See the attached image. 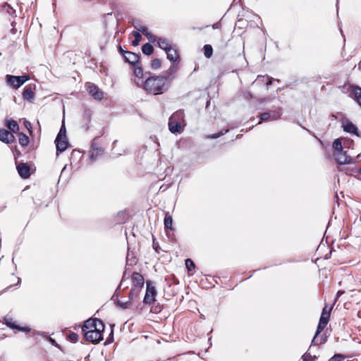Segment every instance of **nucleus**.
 Segmentation results:
<instances>
[{
	"label": "nucleus",
	"mask_w": 361,
	"mask_h": 361,
	"mask_svg": "<svg viewBox=\"0 0 361 361\" xmlns=\"http://www.w3.org/2000/svg\"><path fill=\"white\" fill-rule=\"evenodd\" d=\"M142 51L143 54L149 56L154 52V48L149 43H146L142 47Z\"/></svg>",
	"instance_id": "nucleus-29"
},
{
	"label": "nucleus",
	"mask_w": 361,
	"mask_h": 361,
	"mask_svg": "<svg viewBox=\"0 0 361 361\" xmlns=\"http://www.w3.org/2000/svg\"><path fill=\"white\" fill-rule=\"evenodd\" d=\"M56 149L58 152H62L65 151L68 147L67 138H63L61 134H58L55 140Z\"/></svg>",
	"instance_id": "nucleus-19"
},
{
	"label": "nucleus",
	"mask_w": 361,
	"mask_h": 361,
	"mask_svg": "<svg viewBox=\"0 0 361 361\" xmlns=\"http://www.w3.org/2000/svg\"><path fill=\"white\" fill-rule=\"evenodd\" d=\"M132 286L143 288L145 279L143 276L138 272H133L131 276Z\"/></svg>",
	"instance_id": "nucleus-17"
},
{
	"label": "nucleus",
	"mask_w": 361,
	"mask_h": 361,
	"mask_svg": "<svg viewBox=\"0 0 361 361\" xmlns=\"http://www.w3.org/2000/svg\"><path fill=\"white\" fill-rule=\"evenodd\" d=\"M343 128L347 133L358 135L357 127L351 121H347L343 124Z\"/></svg>",
	"instance_id": "nucleus-25"
},
{
	"label": "nucleus",
	"mask_w": 361,
	"mask_h": 361,
	"mask_svg": "<svg viewBox=\"0 0 361 361\" xmlns=\"http://www.w3.org/2000/svg\"><path fill=\"white\" fill-rule=\"evenodd\" d=\"M312 356L310 354H305L302 356V361H311Z\"/></svg>",
	"instance_id": "nucleus-43"
},
{
	"label": "nucleus",
	"mask_w": 361,
	"mask_h": 361,
	"mask_svg": "<svg viewBox=\"0 0 361 361\" xmlns=\"http://www.w3.org/2000/svg\"><path fill=\"white\" fill-rule=\"evenodd\" d=\"M4 323L9 328L12 329H17L20 331L23 332H29L30 331V328L27 326H20L16 324L12 317L6 316L4 318Z\"/></svg>",
	"instance_id": "nucleus-12"
},
{
	"label": "nucleus",
	"mask_w": 361,
	"mask_h": 361,
	"mask_svg": "<svg viewBox=\"0 0 361 361\" xmlns=\"http://www.w3.org/2000/svg\"><path fill=\"white\" fill-rule=\"evenodd\" d=\"M86 88L88 93L92 96L95 99L101 100L104 97L103 92L94 84L87 82Z\"/></svg>",
	"instance_id": "nucleus-11"
},
{
	"label": "nucleus",
	"mask_w": 361,
	"mask_h": 361,
	"mask_svg": "<svg viewBox=\"0 0 361 361\" xmlns=\"http://www.w3.org/2000/svg\"><path fill=\"white\" fill-rule=\"evenodd\" d=\"M98 331L104 330V324L103 322L97 318H90L84 322L82 326V331L83 333L87 332V331Z\"/></svg>",
	"instance_id": "nucleus-5"
},
{
	"label": "nucleus",
	"mask_w": 361,
	"mask_h": 361,
	"mask_svg": "<svg viewBox=\"0 0 361 361\" xmlns=\"http://www.w3.org/2000/svg\"><path fill=\"white\" fill-rule=\"evenodd\" d=\"M345 90H350L351 92L350 96L353 97L361 106V87L357 85L348 83L343 86V92H345Z\"/></svg>",
	"instance_id": "nucleus-8"
},
{
	"label": "nucleus",
	"mask_w": 361,
	"mask_h": 361,
	"mask_svg": "<svg viewBox=\"0 0 361 361\" xmlns=\"http://www.w3.org/2000/svg\"><path fill=\"white\" fill-rule=\"evenodd\" d=\"M243 13L242 14V16H245L246 15H249L248 12L247 11H243Z\"/></svg>",
	"instance_id": "nucleus-47"
},
{
	"label": "nucleus",
	"mask_w": 361,
	"mask_h": 361,
	"mask_svg": "<svg viewBox=\"0 0 361 361\" xmlns=\"http://www.w3.org/2000/svg\"><path fill=\"white\" fill-rule=\"evenodd\" d=\"M118 50H119V52L123 56V57H125V55H126V51L123 50L121 46H119Z\"/></svg>",
	"instance_id": "nucleus-45"
},
{
	"label": "nucleus",
	"mask_w": 361,
	"mask_h": 361,
	"mask_svg": "<svg viewBox=\"0 0 361 361\" xmlns=\"http://www.w3.org/2000/svg\"><path fill=\"white\" fill-rule=\"evenodd\" d=\"M104 330H98V331H87V332L84 333V336L86 341L97 344L103 340L102 332Z\"/></svg>",
	"instance_id": "nucleus-10"
},
{
	"label": "nucleus",
	"mask_w": 361,
	"mask_h": 361,
	"mask_svg": "<svg viewBox=\"0 0 361 361\" xmlns=\"http://www.w3.org/2000/svg\"><path fill=\"white\" fill-rule=\"evenodd\" d=\"M345 358V357L343 355L338 353L332 356L329 361H343Z\"/></svg>",
	"instance_id": "nucleus-36"
},
{
	"label": "nucleus",
	"mask_w": 361,
	"mask_h": 361,
	"mask_svg": "<svg viewBox=\"0 0 361 361\" xmlns=\"http://www.w3.org/2000/svg\"><path fill=\"white\" fill-rule=\"evenodd\" d=\"M139 26L135 25V27L140 32H142L144 35H145L149 41L151 42H154L157 39V37L150 33L147 29V27L145 26H142L141 24H138Z\"/></svg>",
	"instance_id": "nucleus-24"
},
{
	"label": "nucleus",
	"mask_w": 361,
	"mask_h": 361,
	"mask_svg": "<svg viewBox=\"0 0 361 361\" xmlns=\"http://www.w3.org/2000/svg\"><path fill=\"white\" fill-rule=\"evenodd\" d=\"M4 125L12 133H16L19 131L20 128L18 123L12 118H6L4 121Z\"/></svg>",
	"instance_id": "nucleus-22"
},
{
	"label": "nucleus",
	"mask_w": 361,
	"mask_h": 361,
	"mask_svg": "<svg viewBox=\"0 0 361 361\" xmlns=\"http://www.w3.org/2000/svg\"><path fill=\"white\" fill-rule=\"evenodd\" d=\"M228 131V129L222 130L221 132H219L218 133H214V134L208 135V137L212 138V139H216V138L219 137L220 136L226 133Z\"/></svg>",
	"instance_id": "nucleus-38"
},
{
	"label": "nucleus",
	"mask_w": 361,
	"mask_h": 361,
	"mask_svg": "<svg viewBox=\"0 0 361 361\" xmlns=\"http://www.w3.org/2000/svg\"><path fill=\"white\" fill-rule=\"evenodd\" d=\"M333 148L335 150V152H338L343 151L342 143L340 139H336L333 142Z\"/></svg>",
	"instance_id": "nucleus-32"
},
{
	"label": "nucleus",
	"mask_w": 361,
	"mask_h": 361,
	"mask_svg": "<svg viewBox=\"0 0 361 361\" xmlns=\"http://www.w3.org/2000/svg\"><path fill=\"white\" fill-rule=\"evenodd\" d=\"M66 128L65 126L63 125L59 130V133L58 134H61L62 137H63V138H66Z\"/></svg>",
	"instance_id": "nucleus-42"
},
{
	"label": "nucleus",
	"mask_w": 361,
	"mask_h": 361,
	"mask_svg": "<svg viewBox=\"0 0 361 361\" xmlns=\"http://www.w3.org/2000/svg\"><path fill=\"white\" fill-rule=\"evenodd\" d=\"M0 140L6 144H11L15 142L16 137L11 131L0 128Z\"/></svg>",
	"instance_id": "nucleus-14"
},
{
	"label": "nucleus",
	"mask_w": 361,
	"mask_h": 361,
	"mask_svg": "<svg viewBox=\"0 0 361 361\" xmlns=\"http://www.w3.org/2000/svg\"><path fill=\"white\" fill-rule=\"evenodd\" d=\"M185 264L189 271H193L195 268V264L191 259H185Z\"/></svg>",
	"instance_id": "nucleus-34"
},
{
	"label": "nucleus",
	"mask_w": 361,
	"mask_h": 361,
	"mask_svg": "<svg viewBox=\"0 0 361 361\" xmlns=\"http://www.w3.org/2000/svg\"><path fill=\"white\" fill-rule=\"evenodd\" d=\"M18 142L22 147H27L30 143V138L23 133H18Z\"/></svg>",
	"instance_id": "nucleus-28"
},
{
	"label": "nucleus",
	"mask_w": 361,
	"mask_h": 361,
	"mask_svg": "<svg viewBox=\"0 0 361 361\" xmlns=\"http://www.w3.org/2000/svg\"><path fill=\"white\" fill-rule=\"evenodd\" d=\"M24 126L28 130L30 135H32V128L31 123L28 121H25Z\"/></svg>",
	"instance_id": "nucleus-40"
},
{
	"label": "nucleus",
	"mask_w": 361,
	"mask_h": 361,
	"mask_svg": "<svg viewBox=\"0 0 361 361\" xmlns=\"http://www.w3.org/2000/svg\"><path fill=\"white\" fill-rule=\"evenodd\" d=\"M6 82L8 85H11L13 88H18L23 85L26 81L30 80L28 75H24L20 76H14L7 75L6 76Z\"/></svg>",
	"instance_id": "nucleus-7"
},
{
	"label": "nucleus",
	"mask_w": 361,
	"mask_h": 361,
	"mask_svg": "<svg viewBox=\"0 0 361 361\" xmlns=\"http://www.w3.org/2000/svg\"><path fill=\"white\" fill-rule=\"evenodd\" d=\"M165 52L166 54L167 59L169 61L175 63H178L180 62V55L176 48L171 47Z\"/></svg>",
	"instance_id": "nucleus-18"
},
{
	"label": "nucleus",
	"mask_w": 361,
	"mask_h": 361,
	"mask_svg": "<svg viewBox=\"0 0 361 361\" xmlns=\"http://www.w3.org/2000/svg\"><path fill=\"white\" fill-rule=\"evenodd\" d=\"M68 338L71 342L75 343L78 341L79 336L76 333L71 332L68 334Z\"/></svg>",
	"instance_id": "nucleus-39"
},
{
	"label": "nucleus",
	"mask_w": 361,
	"mask_h": 361,
	"mask_svg": "<svg viewBox=\"0 0 361 361\" xmlns=\"http://www.w3.org/2000/svg\"><path fill=\"white\" fill-rule=\"evenodd\" d=\"M48 340L49 341V342H50L52 345H55V346H56V347H58V348H60L59 345H58V343L56 342V341H55L54 339L51 338V337H49V338H48Z\"/></svg>",
	"instance_id": "nucleus-44"
},
{
	"label": "nucleus",
	"mask_w": 361,
	"mask_h": 361,
	"mask_svg": "<svg viewBox=\"0 0 361 361\" xmlns=\"http://www.w3.org/2000/svg\"><path fill=\"white\" fill-rule=\"evenodd\" d=\"M243 18H239L238 19V22H240V21H243Z\"/></svg>",
	"instance_id": "nucleus-49"
},
{
	"label": "nucleus",
	"mask_w": 361,
	"mask_h": 361,
	"mask_svg": "<svg viewBox=\"0 0 361 361\" xmlns=\"http://www.w3.org/2000/svg\"><path fill=\"white\" fill-rule=\"evenodd\" d=\"M204 55L206 58L209 59L213 54V48L210 44H205L203 47Z\"/></svg>",
	"instance_id": "nucleus-30"
},
{
	"label": "nucleus",
	"mask_w": 361,
	"mask_h": 361,
	"mask_svg": "<svg viewBox=\"0 0 361 361\" xmlns=\"http://www.w3.org/2000/svg\"><path fill=\"white\" fill-rule=\"evenodd\" d=\"M116 143H117V140L114 141V142H113V149L115 148Z\"/></svg>",
	"instance_id": "nucleus-48"
},
{
	"label": "nucleus",
	"mask_w": 361,
	"mask_h": 361,
	"mask_svg": "<svg viewBox=\"0 0 361 361\" xmlns=\"http://www.w3.org/2000/svg\"><path fill=\"white\" fill-rule=\"evenodd\" d=\"M147 288L145 295L143 300L144 303L151 305L155 300V296L157 291L155 287L152 285L151 281H147L146 282Z\"/></svg>",
	"instance_id": "nucleus-9"
},
{
	"label": "nucleus",
	"mask_w": 361,
	"mask_h": 361,
	"mask_svg": "<svg viewBox=\"0 0 361 361\" xmlns=\"http://www.w3.org/2000/svg\"><path fill=\"white\" fill-rule=\"evenodd\" d=\"M126 55H125L124 59L125 61L131 64L132 66L137 64V63H140V56L138 54L132 52V51H126Z\"/></svg>",
	"instance_id": "nucleus-20"
},
{
	"label": "nucleus",
	"mask_w": 361,
	"mask_h": 361,
	"mask_svg": "<svg viewBox=\"0 0 361 361\" xmlns=\"http://www.w3.org/2000/svg\"><path fill=\"white\" fill-rule=\"evenodd\" d=\"M17 16L16 10L10 4L4 3L0 8V19L4 21L15 23Z\"/></svg>",
	"instance_id": "nucleus-4"
},
{
	"label": "nucleus",
	"mask_w": 361,
	"mask_h": 361,
	"mask_svg": "<svg viewBox=\"0 0 361 361\" xmlns=\"http://www.w3.org/2000/svg\"><path fill=\"white\" fill-rule=\"evenodd\" d=\"M156 41H157L159 47L165 51L172 47L170 42L166 38L159 37Z\"/></svg>",
	"instance_id": "nucleus-26"
},
{
	"label": "nucleus",
	"mask_w": 361,
	"mask_h": 361,
	"mask_svg": "<svg viewBox=\"0 0 361 361\" xmlns=\"http://www.w3.org/2000/svg\"><path fill=\"white\" fill-rule=\"evenodd\" d=\"M105 152V140L102 136L95 137L91 143L90 150V159L94 161L104 154Z\"/></svg>",
	"instance_id": "nucleus-2"
},
{
	"label": "nucleus",
	"mask_w": 361,
	"mask_h": 361,
	"mask_svg": "<svg viewBox=\"0 0 361 361\" xmlns=\"http://www.w3.org/2000/svg\"><path fill=\"white\" fill-rule=\"evenodd\" d=\"M133 66L134 75L139 80L142 79L144 76V72L141 63H137V64L133 65Z\"/></svg>",
	"instance_id": "nucleus-27"
},
{
	"label": "nucleus",
	"mask_w": 361,
	"mask_h": 361,
	"mask_svg": "<svg viewBox=\"0 0 361 361\" xmlns=\"http://www.w3.org/2000/svg\"><path fill=\"white\" fill-rule=\"evenodd\" d=\"M35 87L29 85L25 87L23 97L24 99L32 102L35 98Z\"/></svg>",
	"instance_id": "nucleus-21"
},
{
	"label": "nucleus",
	"mask_w": 361,
	"mask_h": 361,
	"mask_svg": "<svg viewBox=\"0 0 361 361\" xmlns=\"http://www.w3.org/2000/svg\"><path fill=\"white\" fill-rule=\"evenodd\" d=\"M333 309V307H329L326 305L324 306V307L322 310V313H326L327 314H331V312Z\"/></svg>",
	"instance_id": "nucleus-41"
},
{
	"label": "nucleus",
	"mask_w": 361,
	"mask_h": 361,
	"mask_svg": "<svg viewBox=\"0 0 361 361\" xmlns=\"http://www.w3.org/2000/svg\"><path fill=\"white\" fill-rule=\"evenodd\" d=\"M334 156L337 163L339 164H348L351 161V157L347 154L346 151L343 150L341 152H335Z\"/></svg>",
	"instance_id": "nucleus-16"
},
{
	"label": "nucleus",
	"mask_w": 361,
	"mask_h": 361,
	"mask_svg": "<svg viewBox=\"0 0 361 361\" xmlns=\"http://www.w3.org/2000/svg\"><path fill=\"white\" fill-rule=\"evenodd\" d=\"M16 168L21 178L25 179L30 176V167L27 163H20Z\"/></svg>",
	"instance_id": "nucleus-15"
},
{
	"label": "nucleus",
	"mask_w": 361,
	"mask_h": 361,
	"mask_svg": "<svg viewBox=\"0 0 361 361\" xmlns=\"http://www.w3.org/2000/svg\"><path fill=\"white\" fill-rule=\"evenodd\" d=\"M164 224L166 235H169V231L173 232L174 231L173 228V219L169 212L165 214Z\"/></svg>",
	"instance_id": "nucleus-23"
},
{
	"label": "nucleus",
	"mask_w": 361,
	"mask_h": 361,
	"mask_svg": "<svg viewBox=\"0 0 361 361\" xmlns=\"http://www.w3.org/2000/svg\"><path fill=\"white\" fill-rule=\"evenodd\" d=\"M257 80H262V82H264L267 86L271 85L272 83V78L269 77H265L262 75H259L257 77Z\"/></svg>",
	"instance_id": "nucleus-35"
},
{
	"label": "nucleus",
	"mask_w": 361,
	"mask_h": 361,
	"mask_svg": "<svg viewBox=\"0 0 361 361\" xmlns=\"http://www.w3.org/2000/svg\"><path fill=\"white\" fill-rule=\"evenodd\" d=\"M330 315L331 314H327L326 313H322L313 341H314L317 335L326 328L329 322Z\"/></svg>",
	"instance_id": "nucleus-13"
},
{
	"label": "nucleus",
	"mask_w": 361,
	"mask_h": 361,
	"mask_svg": "<svg viewBox=\"0 0 361 361\" xmlns=\"http://www.w3.org/2000/svg\"><path fill=\"white\" fill-rule=\"evenodd\" d=\"M270 117H271V114L269 112L262 113L259 115L260 121L259 122V123H261L262 121H268L270 118Z\"/></svg>",
	"instance_id": "nucleus-37"
},
{
	"label": "nucleus",
	"mask_w": 361,
	"mask_h": 361,
	"mask_svg": "<svg viewBox=\"0 0 361 361\" xmlns=\"http://www.w3.org/2000/svg\"><path fill=\"white\" fill-rule=\"evenodd\" d=\"M142 289V288L131 286V289L128 293V300L125 302L118 300L117 305L123 309L129 308L131 302L138 298Z\"/></svg>",
	"instance_id": "nucleus-6"
},
{
	"label": "nucleus",
	"mask_w": 361,
	"mask_h": 361,
	"mask_svg": "<svg viewBox=\"0 0 361 361\" xmlns=\"http://www.w3.org/2000/svg\"><path fill=\"white\" fill-rule=\"evenodd\" d=\"M185 114L183 110L179 109L175 111L169 118V129L172 133H180L182 125L185 123Z\"/></svg>",
	"instance_id": "nucleus-3"
},
{
	"label": "nucleus",
	"mask_w": 361,
	"mask_h": 361,
	"mask_svg": "<svg viewBox=\"0 0 361 361\" xmlns=\"http://www.w3.org/2000/svg\"><path fill=\"white\" fill-rule=\"evenodd\" d=\"M150 67L153 70L159 69L161 67V60L159 59H154L150 62Z\"/></svg>",
	"instance_id": "nucleus-31"
},
{
	"label": "nucleus",
	"mask_w": 361,
	"mask_h": 361,
	"mask_svg": "<svg viewBox=\"0 0 361 361\" xmlns=\"http://www.w3.org/2000/svg\"><path fill=\"white\" fill-rule=\"evenodd\" d=\"M171 79L169 75H149L142 82V87L148 94L159 95L166 92L170 88Z\"/></svg>",
	"instance_id": "nucleus-1"
},
{
	"label": "nucleus",
	"mask_w": 361,
	"mask_h": 361,
	"mask_svg": "<svg viewBox=\"0 0 361 361\" xmlns=\"http://www.w3.org/2000/svg\"><path fill=\"white\" fill-rule=\"evenodd\" d=\"M133 35L135 37L134 40L132 41V44L135 47L137 46L141 41L142 36L140 32H133Z\"/></svg>",
	"instance_id": "nucleus-33"
},
{
	"label": "nucleus",
	"mask_w": 361,
	"mask_h": 361,
	"mask_svg": "<svg viewBox=\"0 0 361 361\" xmlns=\"http://www.w3.org/2000/svg\"><path fill=\"white\" fill-rule=\"evenodd\" d=\"M220 25H221V24H218V23L213 24L212 28L213 29H219V28H220Z\"/></svg>",
	"instance_id": "nucleus-46"
}]
</instances>
